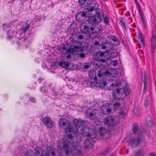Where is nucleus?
Masks as SVG:
<instances>
[{
  "instance_id": "1",
  "label": "nucleus",
  "mask_w": 156,
  "mask_h": 156,
  "mask_svg": "<svg viewBox=\"0 0 156 156\" xmlns=\"http://www.w3.org/2000/svg\"><path fill=\"white\" fill-rule=\"evenodd\" d=\"M60 127L65 129L66 133L68 134L69 138L74 140V143H79L81 141V138L78 135V129L73 128L71 123L69 120L64 118L60 119L58 121Z\"/></svg>"
},
{
  "instance_id": "2",
  "label": "nucleus",
  "mask_w": 156,
  "mask_h": 156,
  "mask_svg": "<svg viewBox=\"0 0 156 156\" xmlns=\"http://www.w3.org/2000/svg\"><path fill=\"white\" fill-rule=\"evenodd\" d=\"M111 75V73L108 70H101L98 72V81L96 82L97 86L103 88L106 85H108L107 87L109 86V89L111 90L113 87L118 86L119 83H118L116 81L114 80H111L109 81H105L104 80H102V79H104V76H108Z\"/></svg>"
},
{
  "instance_id": "3",
  "label": "nucleus",
  "mask_w": 156,
  "mask_h": 156,
  "mask_svg": "<svg viewBox=\"0 0 156 156\" xmlns=\"http://www.w3.org/2000/svg\"><path fill=\"white\" fill-rule=\"evenodd\" d=\"M59 50L62 53H71L73 54L78 55L81 58L84 57V55L82 53L83 48H82L81 44L78 46L76 45H71L68 48L65 45H63L60 47Z\"/></svg>"
},
{
  "instance_id": "4",
  "label": "nucleus",
  "mask_w": 156,
  "mask_h": 156,
  "mask_svg": "<svg viewBox=\"0 0 156 156\" xmlns=\"http://www.w3.org/2000/svg\"><path fill=\"white\" fill-rule=\"evenodd\" d=\"M87 5H90V7L85 9L82 12L81 15L82 17H88L94 15V12L95 9H98L99 5L95 1L90 0L87 2Z\"/></svg>"
},
{
  "instance_id": "5",
  "label": "nucleus",
  "mask_w": 156,
  "mask_h": 156,
  "mask_svg": "<svg viewBox=\"0 0 156 156\" xmlns=\"http://www.w3.org/2000/svg\"><path fill=\"white\" fill-rule=\"evenodd\" d=\"M85 115L91 119H95L99 117V109L88 108L85 111Z\"/></svg>"
},
{
  "instance_id": "6",
  "label": "nucleus",
  "mask_w": 156,
  "mask_h": 156,
  "mask_svg": "<svg viewBox=\"0 0 156 156\" xmlns=\"http://www.w3.org/2000/svg\"><path fill=\"white\" fill-rule=\"evenodd\" d=\"M104 123L108 126H115L119 123V118L115 115L108 116L104 120Z\"/></svg>"
},
{
  "instance_id": "7",
  "label": "nucleus",
  "mask_w": 156,
  "mask_h": 156,
  "mask_svg": "<svg viewBox=\"0 0 156 156\" xmlns=\"http://www.w3.org/2000/svg\"><path fill=\"white\" fill-rule=\"evenodd\" d=\"M144 139V136L142 133H140L138 136L136 138H132L130 140V143L133 147H135L139 145L142 140Z\"/></svg>"
},
{
  "instance_id": "8",
  "label": "nucleus",
  "mask_w": 156,
  "mask_h": 156,
  "mask_svg": "<svg viewBox=\"0 0 156 156\" xmlns=\"http://www.w3.org/2000/svg\"><path fill=\"white\" fill-rule=\"evenodd\" d=\"M81 134L85 137L91 136L92 132L93 129L86 126L80 129Z\"/></svg>"
},
{
  "instance_id": "9",
  "label": "nucleus",
  "mask_w": 156,
  "mask_h": 156,
  "mask_svg": "<svg viewBox=\"0 0 156 156\" xmlns=\"http://www.w3.org/2000/svg\"><path fill=\"white\" fill-rule=\"evenodd\" d=\"M42 122L48 128H51L53 126V123L49 117H46L43 118Z\"/></svg>"
},
{
  "instance_id": "10",
  "label": "nucleus",
  "mask_w": 156,
  "mask_h": 156,
  "mask_svg": "<svg viewBox=\"0 0 156 156\" xmlns=\"http://www.w3.org/2000/svg\"><path fill=\"white\" fill-rule=\"evenodd\" d=\"M108 39L112 41V44L114 46H117L120 44V42L119 39L115 36L110 35L107 37Z\"/></svg>"
},
{
  "instance_id": "11",
  "label": "nucleus",
  "mask_w": 156,
  "mask_h": 156,
  "mask_svg": "<svg viewBox=\"0 0 156 156\" xmlns=\"http://www.w3.org/2000/svg\"><path fill=\"white\" fill-rule=\"evenodd\" d=\"M104 55V53L103 52H97L95 55H94L93 58L96 61H101L103 62H105V60L102 59Z\"/></svg>"
},
{
  "instance_id": "12",
  "label": "nucleus",
  "mask_w": 156,
  "mask_h": 156,
  "mask_svg": "<svg viewBox=\"0 0 156 156\" xmlns=\"http://www.w3.org/2000/svg\"><path fill=\"white\" fill-rule=\"evenodd\" d=\"M73 123L74 125L75 126V127H73V128H77L78 129V132H79V129L78 127H80L82 125H84L85 124V121L84 120H82L78 119H75L73 120ZM78 135L80 136L79 135V133L78 134Z\"/></svg>"
},
{
  "instance_id": "13",
  "label": "nucleus",
  "mask_w": 156,
  "mask_h": 156,
  "mask_svg": "<svg viewBox=\"0 0 156 156\" xmlns=\"http://www.w3.org/2000/svg\"><path fill=\"white\" fill-rule=\"evenodd\" d=\"M94 144L93 139L89 138L86 140L84 142V145L86 148L91 149Z\"/></svg>"
},
{
  "instance_id": "14",
  "label": "nucleus",
  "mask_w": 156,
  "mask_h": 156,
  "mask_svg": "<svg viewBox=\"0 0 156 156\" xmlns=\"http://www.w3.org/2000/svg\"><path fill=\"white\" fill-rule=\"evenodd\" d=\"M94 15L90 16H88L89 17L87 20V21L89 24L93 25L95 24H97L99 23L100 21H99L96 18V17L95 16V14L94 13Z\"/></svg>"
},
{
  "instance_id": "15",
  "label": "nucleus",
  "mask_w": 156,
  "mask_h": 156,
  "mask_svg": "<svg viewBox=\"0 0 156 156\" xmlns=\"http://www.w3.org/2000/svg\"><path fill=\"white\" fill-rule=\"evenodd\" d=\"M100 45L101 46V49L109 50L111 48L110 43L107 41L101 42Z\"/></svg>"
},
{
  "instance_id": "16",
  "label": "nucleus",
  "mask_w": 156,
  "mask_h": 156,
  "mask_svg": "<svg viewBox=\"0 0 156 156\" xmlns=\"http://www.w3.org/2000/svg\"><path fill=\"white\" fill-rule=\"evenodd\" d=\"M96 13L95 15L100 20L104 18L103 12L100 9H97L94 10V13Z\"/></svg>"
},
{
  "instance_id": "17",
  "label": "nucleus",
  "mask_w": 156,
  "mask_h": 156,
  "mask_svg": "<svg viewBox=\"0 0 156 156\" xmlns=\"http://www.w3.org/2000/svg\"><path fill=\"white\" fill-rule=\"evenodd\" d=\"M111 111V109L106 106H103L101 108V112L105 115H109Z\"/></svg>"
},
{
  "instance_id": "18",
  "label": "nucleus",
  "mask_w": 156,
  "mask_h": 156,
  "mask_svg": "<svg viewBox=\"0 0 156 156\" xmlns=\"http://www.w3.org/2000/svg\"><path fill=\"white\" fill-rule=\"evenodd\" d=\"M127 110L125 108H121L119 113V116L120 118H124L127 115Z\"/></svg>"
},
{
  "instance_id": "19",
  "label": "nucleus",
  "mask_w": 156,
  "mask_h": 156,
  "mask_svg": "<svg viewBox=\"0 0 156 156\" xmlns=\"http://www.w3.org/2000/svg\"><path fill=\"white\" fill-rule=\"evenodd\" d=\"M55 155L54 150L51 148L49 147L47 148L46 154L44 156H55Z\"/></svg>"
},
{
  "instance_id": "20",
  "label": "nucleus",
  "mask_w": 156,
  "mask_h": 156,
  "mask_svg": "<svg viewBox=\"0 0 156 156\" xmlns=\"http://www.w3.org/2000/svg\"><path fill=\"white\" fill-rule=\"evenodd\" d=\"M80 28L81 29V30L83 32L85 33H89L90 30L93 31L94 30V29L93 27L89 28L85 25L83 27H80Z\"/></svg>"
},
{
  "instance_id": "21",
  "label": "nucleus",
  "mask_w": 156,
  "mask_h": 156,
  "mask_svg": "<svg viewBox=\"0 0 156 156\" xmlns=\"http://www.w3.org/2000/svg\"><path fill=\"white\" fill-rule=\"evenodd\" d=\"M36 153L37 155H39L40 154H41L43 156L44 154V151L40 147L38 146L35 149Z\"/></svg>"
},
{
  "instance_id": "22",
  "label": "nucleus",
  "mask_w": 156,
  "mask_h": 156,
  "mask_svg": "<svg viewBox=\"0 0 156 156\" xmlns=\"http://www.w3.org/2000/svg\"><path fill=\"white\" fill-rule=\"evenodd\" d=\"M96 72L95 71H92L89 73V76L90 78L91 79L94 80H96L97 78L96 76Z\"/></svg>"
},
{
  "instance_id": "23",
  "label": "nucleus",
  "mask_w": 156,
  "mask_h": 156,
  "mask_svg": "<svg viewBox=\"0 0 156 156\" xmlns=\"http://www.w3.org/2000/svg\"><path fill=\"white\" fill-rule=\"evenodd\" d=\"M69 63L67 62H61L59 63V66L66 69L69 67Z\"/></svg>"
},
{
  "instance_id": "24",
  "label": "nucleus",
  "mask_w": 156,
  "mask_h": 156,
  "mask_svg": "<svg viewBox=\"0 0 156 156\" xmlns=\"http://www.w3.org/2000/svg\"><path fill=\"white\" fill-rule=\"evenodd\" d=\"M89 1V0H79L78 2L79 5L82 7H84L85 6H87V2Z\"/></svg>"
},
{
  "instance_id": "25",
  "label": "nucleus",
  "mask_w": 156,
  "mask_h": 156,
  "mask_svg": "<svg viewBox=\"0 0 156 156\" xmlns=\"http://www.w3.org/2000/svg\"><path fill=\"white\" fill-rule=\"evenodd\" d=\"M120 21L123 27L126 28L125 24L126 23V19L122 17L119 18Z\"/></svg>"
},
{
  "instance_id": "26",
  "label": "nucleus",
  "mask_w": 156,
  "mask_h": 156,
  "mask_svg": "<svg viewBox=\"0 0 156 156\" xmlns=\"http://www.w3.org/2000/svg\"><path fill=\"white\" fill-rule=\"evenodd\" d=\"M132 130L134 133H136L138 132L139 129L138 126L136 124L133 125Z\"/></svg>"
},
{
  "instance_id": "27",
  "label": "nucleus",
  "mask_w": 156,
  "mask_h": 156,
  "mask_svg": "<svg viewBox=\"0 0 156 156\" xmlns=\"http://www.w3.org/2000/svg\"><path fill=\"white\" fill-rule=\"evenodd\" d=\"M107 131V130L106 128L102 127L99 129V132L100 134L101 135H103Z\"/></svg>"
},
{
  "instance_id": "28",
  "label": "nucleus",
  "mask_w": 156,
  "mask_h": 156,
  "mask_svg": "<svg viewBox=\"0 0 156 156\" xmlns=\"http://www.w3.org/2000/svg\"><path fill=\"white\" fill-rule=\"evenodd\" d=\"M113 108L115 110L118 108L120 106V103L119 101L115 102L113 105Z\"/></svg>"
},
{
  "instance_id": "29",
  "label": "nucleus",
  "mask_w": 156,
  "mask_h": 156,
  "mask_svg": "<svg viewBox=\"0 0 156 156\" xmlns=\"http://www.w3.org/2000/svg\"><path fill=\"white\" fill-rule=\"evenodd\" d=\"M14 32L13 30H9L8 32V37L9 38H11L14 36Z\"/></svg>"
},
{
  "instance_id": "30",
  "label": "nucleus",
  "mask_w": 156,
  "mask_h": 156,
  "mask_svg": "<svg viewBox=\"0 0 156 156\" xmlns=\"http://www.w3.org/2000/svg\"><path fill=\"white\" fill-rule=\"evenodd\" d=\"M135 156H144V151L142 150H138L136 153Z\"/></svg>"
},
{
  "instance_id": "31",
  "label": "nucleus",
  "mask_w": 156,
  "mask_h": 156,
  "mask_svg": "<svg viewBox=\"0 0 156 156\" xmlns=\"http://www.w3.org/2000/svg\"><path fill=\"white\" fill-rule=\"evenodd\" d=\"M145 79L144 82V91L146 92L147 90V80L146 79V78L145 77Z\"/></svg>"
},
{
  "instance_id": "32",
  "label": "nucleus",
  "mask_w": 156,
  "mask_h": 156,
  "mask_svg": "<svg viewBox=\"0 0 156 156\" xmlns=\"http://www.w3.org/2000/svg\"><path fill=\"white\" fill-rule=\"evenodd\" d=\"M138 38L139 41H144V35L140 33H139L138 36Z\"/></svg>"
},
{
  "instance_id": "33",
  "label": "nucleus",
  "mask_w": 156,
  "mask_h": 156,
  "mask_svg": "<svg viewBox=\"0 0 156 156\" xmlns=\"http://www.w3.org/2000/svg\"><path fill=\"white\" fill-rule=\"evenodd\" d=\"M76 38V36L75 34H71L69 37V40L73 42H76V41L75 40L74 38Z\"/></svg>"
},
{
  "instance_id": "34",
  "label": "nucleus",
  "mask_w": 156,
  "mask_h": 156,
  "mask_svg": "<svg viewBox=\"0 0 156 156\" xmlns=\"http://www.w3.org/2000/svg\"><path fill=\"white\" fill-rule=\"evenodd\" d=\"M139 43H138L139 47L140 48H143L145 46V43L144 41H139Z\"/></svg>"
},
{
  "instance_id": "35",
  "label": "nucleus",
  "mask_w": 156,
  "mask_h": 156,
  "mask_svg": "<svg viewBox=\"0 0 156 156\" xmlns=\"http://www.w3.org/2000/svg\"><path fill=\"white\" fill-rule=\"evenodd\" d=\"M112 53L111 54V56L113 58L115 57L117 55V52L115 50H112Z\"/></svg>"
},
{
  "instance_id": "36",
  "label": "nucleus",
  "mask_w": 156,
  "mask_h": 156,
  "mask_svg": "<svg viewBox=\"0 0 156 156\" xmlns=\"http://www.w3.org/2000/svg\"><path fill=\"white\" fill-rule=\"evenodd\" d=\"M151 38L156 39V28H154L152 31V36Z\"/></svg>"
},
{
  "instance_id": "37",
  "label": "nucleus",
  "mask_w": 156,
  "mask_h": 156,
  "mask_svg": "<svg viewBox=\"0 0 156 156\" xmlns=\"http://www.w3.org/2000/svg\"><path fill=\"white\" fill-rule=\"evenodd\" d=\"M151 51L153 53L156 49V43H151Z\"/></svg>"
},
{
  "instance_id": "38",
  "label": "nucleus",
  "mask_w": 156,
  "mask_h": 156,
  "mask_svg": "<svg viewBox=\"0 0 156 156\" xmlns=\"http://www.w3.org/2000/svg\"><path fill=\"white\" fill-rule=\"evenodd\" d=\"M146 121L147 122V124L149 127H151L153 125V122L151 120H149L147 121V119H146Z\"/></svg>"
},
{
  "instance_id": "39",
  "label": "nucleus",
  "mask_w": 156,
  "mask_h": 156,
  "mask_svg": "<svg viewBox=\"0 0 156 156\" xmlns=\"http://www.w3.org/2000/svg\"><path fill=\"white\" fill-rule=\"evenodd\" d=\"M111 150V148H109L106 149L103 153V155H105L108 154L110 151Z\"/></svg>"
},
{
  "instance_id": "40",
  "label": "nucleus",
  "mask_w": 156,
  "mask_h": 156,
  "mask_svg": "<svg viewBox=\"0 0 156 156\" xmlns=\"http://www.w3.org/2000/svg\"><path fill=\"white\" fill-rule=\"evenodd\" d=\"M29 28V25H27L25 27L21 28L20 29L22 30L23 32H25Z\"/></svg>"
},
{
  "instance_id": "41",
  "label": "nucleus",
  "mask_w": 156,
  "mask_h": 156,
  "mask_svg": "<svg viewBox=\"0 0 156 156\" xmlns=\"http://www.w3.org/2000/svg\"><path fill=\"white\" fill-rule=\"evenodd\" d=\"M3 27L4 29H6L11 27V23H9L7 24H4L3 25Z\"/></svg>"
},
{
  "instance_id": "42",
  "label": "nucleus",
  "mask_w": 156,
  "mask_h": 156,
  "mask_svg": "<svg viewBox=\"0 0 156 156\" xmlns=\"http://www.w3.org/2000/svg\"><path fill=\"white\" fill-rule=\"evenodd\" d=\"M133 112L134 114L136 115H138L139 114V112L138 111L137 108H135L133 110Z\"/></svg>"
},
{
  "instance_id": "43",
  "label": "nucleus",
  "mask_w": 156,
  "mask_h": 156,
  "mask_svg": "<svg viewBox=\"0 0 156 156\" xmlns=\"http://www.w3.org/2000/svg\"><path fill=\"white\" fill-rule=\"evenodd\" d=\"M104 21L106 24H108L109 23L108 18L105 16L104 19Z\"/></svg>"
},
{
  "instance_id": "44",
  "label": "nucleus",
  "mask_w": 156,
  "mask_h": 156,
  "mask_svg": "<svg viewBox=\"0 0 156 156\" xmlns=\"http://www.w3.org/2000/svg\"><path fill=\"white\" fill-rule=\"evenodd\" d=\"M119 63L118 60H115L112 62V65L114 66H115Z\"/></svg>"
},
{
  "instance_id": "45",
  "label": "nucleus",
  "mask_w": 156,
  "mask_h": 156,
  "mask_svg": "<svg viewBox=\"0 0 156 156\" xmlns=\"http://www.w3.org/2000/svg\"><path fill=\"white\" fill-rule=\"evenodd\" d=\"M149 104V102L148 100V99H147L146 100H145V101L144 104L145 106L146 107H147L148 106Z\"/></svg>"
},
{
  "instance_id": "46",
  "label": "nucleus",
  "mask_w": 156,
  "mask_h": 156,
  "mask_svg": "<svg viewBox=\"0 0 156 156\" xmlns=\"http://www.w3.org/2000/svg\"><path fill=\"white\" fill-rule=\"evenodd\" d=\"M140 14L141 16H143V12L142 10L141 7H140L139 8H138Z\"/></svg>"
},
{
  "instance_id": "47",
  "label": "nucleus",
  "mask_w": 156,
  "mask_h": 156,
  "mask_svg": "<svg viewBox=\"0 0 156 156\" xmlns=\"http://www.w3.org/2000/svg\"><path fill=\"white\" fill-rule=\"evenodd\" d=\"M76 38H77L79 39H83V36L82 35H79L78 36L77 35H76Z\"/></svg>"
},
{
  "instance_id": "48",
  "label": "nucleus",
  "mask_w": 156,
  "mask_h": 156,
  "mask_svg": "<svg viewBox=\"0 0 156 156\" xmlns=\"http://www.w3.org/2000/svg\"><path fill=\"white\" fill-rule=\"evenodd\" d=\"M120 90V89H118L115 90V91L116 92V95L117 96H118V95H119Z\"/></svg>"
},
{
  "instance_id": "49",
  "label": "nucleus",
  "mask_w": 156,
  "mask_h": 156,
  "mask_svg": "<svg viewBox=\"0 0 156 156\" xmlns=\"http://www.w3.org/2000/svg\"><path fill=\"white\" fill-rule=\"evenodd\" d=\"M156 43V39L151 38V43Z\"/></svg>"
},
{
  "instance_id": "50",
  "label": "nucleus",
  "mask_w": 156,
  "mask_h": 156,
  "mask_svg": "<svg viewBox=\"0 0 156 156\" xmlns=\"http://www.w3.org/2000/svg\"><path fill=\"white\" fill-rule=\"evenodd\" d=\"M135 3L136 4L138 8H139L140 7H141L140 6V5L139 4V3H138V2L137 1V0H135Z\"/></svg>"
},
{
  "instance_id": "51",
  "label": "nucleus",
  "mask_w": 156,
  "mask_h": 156,
  "mask_svg": "<svg viewBox=\"0 0 156 156\" xmlns=\"http://www.w3.org/2000/svg\"><path fill=\"white\" fill-rule=\"evenodd\" d=\"M30 99L32 102H35L36 100L34 98H33L31 97L30 98Z\"/></svg>"
},
{
  "instance_id": "52",
  "label": "nucleus",
  "mask_w": 156,
  "mask_h": 156,
  "mask_svg": "<svg viewBox=\"0 0 156 156\" xmlns=\"http://www.w3.org/2000/svg\"><path fill=\"white\" fill-rule=\"evenodd\" d=\"M45 87H42L41 88V90L42 92H45L46 91Z\"/></svg>"
},
{
  "instance_id": "53",
  "label": "nucleus",
  "mask_w": 156,
  "mask_h": 156,
  "mask_svg": "<svg viewBox=\"0 0 156 156\" xmlns=\"http://www.w3.org/2000/svg\"><path fill=\"white\" fill-rule=\"evenodd\" d=\"M100 44L99 42L98 41H96L94 42V44L95 45H98L99 44L100 45Z\"/></svg>"
},
{
  "instance_id": "54",
  "label": "nucleus",
  "mask_w": 156,
  "mask_h": 156,
  "mask_svg": "<svg viewBox=\"0 0 156 156\" xmlns=\"http://www.w3.org/2000/svg\"><path fill=\"white\" fill-rule=\"evenodd\" d=\"M89 67V66L88 65H85L84 67V68L85 69H88Z\"/></svg>"
},
{
  "instance_id": "55",
  "label": "nucleus",
  "mask_w": 156,
  "mask_h": 156,
  "mask_svg": "<svg viewBox=\"0 0 156 156\" xmlns=\"http://www.w3.org/2000/svg\"><path fill=\"white\" fill-rule=\"evenodd\" d=\"M150 156H156V154L153 153H150L149 154Z\"/></svg>"
},
{
  "instance_id": "56",
  "label": "nucleus",
  "mask_w": 156,
  "mask_h": 156,
  "mask_svg": "<svg viewBox=\"0 0 156 156\" xmlns=\"http://www.w3.org/2000/svg\"><path fill=\"white\" fill-rule=\"evenodd\" d=\"M67 58L68 59H69L71 58V56L70 55H69L67 56H66Z\"/></svg>"
},
{
  "instance_id": "57",
  "label": "nucleus",
  "mask_w": 156,
  "mask_h": 156,
  "mask_svg": "<svg viewBox=\"0 0 156 156\" xmlns=\"http://www.w3.org/2000/svg\"><path fill=\"white\" fill-rule=\"evenodd\" d=\"M98 39L100 40V41H101L103 39V38L101 37H98Z\"/></svg>"
},
{
  "instance_id": "58",
  "label": "nucleus",
  "mask_w": 156,
  "mask_h": 156,
  "mask_svg": "<svg viewBox=\"0 0 156 156\" xmlns=\"http://www.w3.org/2000/svg\"><path fill=\"white\" fill-rule=\"evenodd\" d=\"M123 92H124V93L125 94H126V95L127 94H128L129 93V91H127V92H125L124 90H123Z\"/></svg>"
},
{
  "instance_id": "59",
  "label": "nucleus",
  "mask_w": 156,
  "mask_h": 156,
  "mask_svg": "<svg viewBox=\"0 0 156 156\" xmlns=\"http://www.w3.org/2000/svg\"><path fill=\"white\" fill-rule=\"evenodd\" d=\"M141 16V18L142 20L144 22V20H145L144 17L143 16Z\"/></svg>"
},
{
  "instance_id": "60",
  "label": "nucleus",
  "mask_w": 156,
  "mask_h": 156,
  "mask_svg": "<svg viewBox=\"0 0 156 156\" xmlns=\"http://www.w3.org/2000/svg\"><path fill=\"white\" fill-rule=\"evenodd\" d=\"M114 98H115L116 99H120V98L119 97H115V95H114Z\"/></svg>"
},
{
  "instance_id": "61",
  "label": "nucleus",
  "mask_w": 156,
  "mask_h": 156,
  "mask_svg": "<svg viewBox=\"0 0 156 156\" xmlns=\"http://www.w3.org/2000/svg\"><path fill=\"white\" fill-rule=\"evenodd\" d=\"M41 78H40V79H39V80H38L40 81V82H41Z\"/></svg>"
},
{
  "instance_id": "62",
  "label": "nucleus",
  "mask_w": 156,
  "mask_h": 156,
  "mask_svg": "<svg viewBox=\"0 0 156 156\" xmlns=\"http://www.w3.org/2000/svg\"><path fill=\"white\" fill-rule=\"evenodd\" d=\"M124 45H125V46H126V44H125V43H124Z\"/></svg>"
}]
</instances>
